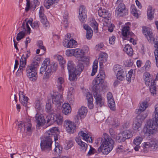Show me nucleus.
<instances>
[{
    "label": "nucleus",
    "instance_id": "nucleus-1",
    "mask_svg": "<svg viewBox=\"0 0 158 158\" xmlns=\"http://www.w3.org/2000/svg\"><path fill=\"white\" fill-rule=\"evenodd\" d=\"M103 138L102 139V143L98 148L99 152H102L104 154H108L113 149L114 142L110 136L106 133H104Z\"/></svg>",
    "mask_w": 158,
    "mask_h": 158
},
{
    "label": "nucleus",
    "instance_id": "nucleus-2",
    "mask_svg": "<svg viewBox=\"0 0 158 158\" xmlns=\"http://www.w3.org/2000/svg\"><path fill=\"white\" fill-rule=\"evenodd\" d=\"M155 117L147 123L146 127L144 128V131L149 135L156 133L158 127V104L155 107Z\"/></svg>",
    "mask_w": 158,
    "mask_h": 158
},
{
    "label": "nucleus",
    "instance_id": "nucleus-3",
    "mask_svg": "<svg viewBox=\"0 0 158 158\" xmlns=\"http://www.w3.org/2000/svg\"><path fill=\"white\" fill-rule=\"evenodd\" d=\"M57 67L56 63L53 62L50 63L48 59L45 60L40 68V74H43L44 73L43 79H48L52 75V71H55Z\"/></svg>",
    "mask_w": 158,
    "mask_h": 158
},
{
    "label": "nucleus",
    "instance_id": "nucleus-4",
    "mask_svg": "<svg viewBox=\"0 0 158 158\" xmlns=\"http://www.w3.org/2000/svg\"><path fill=\"white\" fill-rule=\"evenodd\" d=\"M84 66L82 63H79L75 68V65L71 61H69L67 64V69L69 72V79L73 81L76 78L77 76L80 74L83 70Z\"/></svg>",
    "mask_w": 158,
    "mask_h": 158
},
{
    "label": "nucleus",
    "instance_id": "nucleus-5",
    "mask_svg": "<svg viewBox=\"0 0 158 158\" xmlns=\"http://www.w3.org/2000/svg\"><path fill=\"white\" fill-rule=\"evenodd\" d=\"M38 63L36 61H33L31 64L27 66V75L29 79L35 81L37 79V67Z\"/></svg>",
    "mask_w": 158,
    "mask_h": 158
},
{
    "label": "nucleus",
    "instance_id": "nucleus-6",
    "mask_svg": "<svg viewBox=\"0 0 158 158\" xmlns=\"http://www.w3.org/2000/svg\"><path fill=\"white\" fill-rule=\"evenodd\" d=\"M52 139L50 136L45 135L41 139L40 145L42 151L49 152L51 150L52 144Z\"/></svg>",
    "mask_w": 158,
    "mask_h": 158
},
{
    "label": "nucleus",
    "instance_id": "nucleus-7",
    "mask_svg": "<svg viewBox=\"0 0 158 158\" xmlns=\"http://www.w3.org/2000/svg\"><path fill=\"white\" fill-rule=\"evenodd\" d=\"M142 145V151L144 153H147L149 150L153 151H155L158 148V142L155 140L144 142Z\"/></svg>",
    "mask_w": 158,
    "mask_h": 158
},
{
    "label": "nucleus",
    "instance_id": "nucleus-8",
    "mask_svg": "<svg viewBox=\"0 0 158 158\" xmlns=\"http://www.w3.org/2000/svg\"><path fill=\"white\" fill-rule=\"evenodd\" d=\"M144 80L145 84L148 86H150V91L152 94L154 95L156 94V87L155 81L152 80V77L148 72H146L144 74Z\"/></svg>",
    "mask_w": 158,
    "mask_h": 158
},
{
    "label": "nucleus",
    "instance_id": "nucleus-9",
    "mask_svg": "<svg viewBox=\"0 0 158 158\" xmlns=\"http://www.w3.org/2000/svg\"><path fill=\"white\" fill-rule=\"evenodd\" d=\"M30 25L32 28L34 29H37L40 26V23L38 21H35L32 23V20L26 19L23 23L22 26L25 29V27L27 29V31L29 33L30 32V28L29 25Z\"/></svg>",
    "mask_w": 158,
    "mask_h": 158
},
{
    "label": "nucleus",
    "instance_id": "nucleus-10",
    "mask_svg": "<svg viewBox=\"0 0 158 158\" xmlns=\"http://www.w3.org/2000/svg\"><path fill=\"white\" fill-rule=\"evenodd\" d=\"M104 78L103 77L97 76L93 82L92 90H102V83L104 81Z\"/></svg>",
    "mask_w": 158,
    "mask_h": 158
},
{
    "label": "nucleus",
    "instance_id": "nucleus-11",
    "mask_svg": "<svg viewBox=\"0 0 158 158\" xmlns=\"http://www.w3.org/2000/svg\"><path fill=\"white\" fill-rule=\"evenodd\" d=\"M70 37V34L65 35V38L63 43V45L67 48H75L77 45V42L73 39H71Z\"/></svg>",
    "mask_w": 158,
    "mask_h": 158
},
{
    "label": "nucleus",
    "instance_id": "nucleus-12",
    "mask_svg": "<svg viewBox=\"0 0 158 158\" xmlns=\"http://www.w3.org/2000/svg\"><path fill=\"white\" fill-rule=\"evenodd\" d=\"M147 115V114L145 113L142 116L141 114H138L137 116L136 119L133 124V128L134 130L138 131L141 130V123Z\"/></svg>",
    "mask_w": 158,
    "mask_h": 158
},
{
    "label": "nucleus",
    "instance_id": "nucleus-13",
    "mask_svg": "<svg viewBox=\"0 0 158 158\" xmlns=\"http://www.w3.org/2000/svg\"><path fill=\"white\" fill-rule=\"evenodd\" d=\"M64 126L66 131L70 134L75 132L76 129V126L73 122L69 120H65L64 122Z\"/></svg>",
    "mask_w": 158,
    "mask_h": 158
},
{
    "label": "nucleus",
    "instance_id": "nucleus-14",
    "mask_svg": "<svg viewBox=\"0 0 158 158\" xmlns=\"http://www.w3.org/2000/svg\"><path fill=\"white\" fill-rule=\"evenodd\" d=\"M101 91L100 90H92L94 96L95 98L96 104L100 107L104 105L105 101L104 98H102V95L100 94Z\"/></svg>",
    "mask_w": 158,
    "mask_h": 158
},
{
    "label": "nucleus",
    "instance_id": "nucleus-15",
    "mask_svg": "<svg viewBox=\"0 0 158 158\" xmlns=\"http://www.w3.org/2000/svg\"><path fill=\"white\" fill-rule=\"evenodd\" d=\"M18 127L21 129V132L23 131V130L28 134L31 133L32 130V125L29 122L25 123L20 122L18 124Z\"/></svg>",
    "mask_w": 158,
    "mask_h": 158
},
{
    "label": "nucleus",
    "instance_id": "nucleus-16",
    "mask_svg": "<svg viewBox=\"0 0 158 158\" xmlns=\"http://www.w3.org/2000/svg\"><path fill=\"white\" fill-rule=\"evenodd\" d=\"M51 97L52 103L57 106L61 105L63 102L62 94L58 92L53 93Z\"/></svg>",
    "mask_w": 158,
    "mask_h": 158
},
{
    "label": "nucleus",
    "instance_id": "nucleus-17",
    "mask_svg": "<svg viewBox=\"0 0 158 158\" xmlns=\"http://www.w3.org/2000/svg\"><path fill=\"white\" fill-rule=\"evenodd\" d=\"M26 65V58L24 55H23L20 60V65L17 73V76H21L23 74L24 69L25 68Z\"/></svg>",
    "mask_w": 158,
    "mask_h": 158
},
{
    "label": "nucleus",
    "instance_id": "nucleus-18",
    "mask_svg": "<svg viewBox=\"0 0 158 158\" xmlns=\"http://www.w3.org/2000/svg\"><path fill=\"white\" fill-rule=\"evenodd\" d=\"M26 65V58L24 55H23L20 60V65L17 73V76H21L23 74L24 69L25 68Z\"/></svg>",
    "mask_w": 158,
    "mask_h": 158
},
{
    "label": "nucleus",
    "instance_id": "nucleus-19",
    "mask_svg": "<svg viewBox=\"0 0 158 158\" xmlns=\"http://www.w3.org/2000/svg\"><path fill=\"white\" fill-rule=\"evenodd\" d=\"M58 133L59 129L58 128L55 127L48 131L45 135L50 136L52 139L53 138L54 140L56 141L57 140V135Z\"/></svg>",
    "mask_w": 158,
    "mask_h": 158
},
{
    "label": "nucleus",
    "instance_id": "nucleus-20",
    "mask_svg": "<svg viewBox=\"0 0 158 158\" xmlns=\"http://www.w3.org/2000/svg\"><path fill=\"white\" fill-rule=\"evenodd\" d=\"M107 98L108 106L110 109L113 111L115 110V105L112 94L110 92H109L107 94Z\"/></svg>",
    "mask_w": 158,
    "mask_h": 158
},
{
    "label": "nucleus",
    "instance_id": "nucleus-21",
    "mask_svg": "<svg viewBox=\"0 0 158 158\" xmlns=\"http://www.w3.org/2000/svg\"><path fill=\"white\" fill-rule=\"evenodd\" d=\"M75 140L79 145V148L80 151L82 152H85L87 148V144L82 141L81 139H79L78 138H76Z\"/></svg>",
    "mask_w": 158,
    "mask_h": 158
},
{
    "label": "nucleus",
    "instance_id": "nucleus-22",
    "mask_svg": "<svg viewBox=\"0 0 158 158\" xmlns=\"http://www.w3.org/2000/svg\"><path fill=\"white\" fill-rule=\"evenodd\" d=\"M40 4V2L37 0H34L33 2H30L27 0V1L26 6L25 10L29 9L35 10L36 7Z\"/></svg>",
    "mask_w": 158,
    "mask_h": 158
},
{
    "label": "nucleus",
    "instance_id": "nucleus-23",
    "mask_svg": "<svg viewBox=\"0 0 158 158\" xmlns=\"http://www.w3.org/2000/svg\"><path fill=\"white\" fill-rule=\"evenodd\" d=\"M64 82V79L63 77L58 76L56 79V83L58 89L60 91L63 90V85Z\"/></svg>",
    "mask_w": 158,
    "mask_h": 158
},
{
    "label": "nucleus",
    "instance_id": "nucleus-24",
    "mask_svg": "<svg viewBox=\"0 0 158 158\" xmlns=\"http://www.w3.org/2000/svg\"><path fill=\"white\" fill-rule=\"evenodd\" d=\"M19 100L21 104L24 106L28 107L27 105L28 103V97L25 96L22 91L19 92Z\"/></svg>",
    "mask_w": 158,
    "mask_h": 158
},
{
    "label": "nucleus",
    "instance_id": "nucleus-25",
    "mask_svg": "<svg viewBox=\"0 0 158 158\" xmlns=\"http://www.w3.org/2000/svg\"><path fill=\"white\" fill-rule=\"evenodd\" d=\"M143 33L148 41H151L154 39V36L152 31L148 27L143 28Z\"/></svg>",
    "mask_w": 158,
    "mask_h": 158
},
{
    "label": "nucleus",
    "instance_id": "nucleus-26",
    "mask_svg": "<svg viewBox=\"0 0 158 158\" xmlns=\"http://www.w3.org/2000/svg\"><path fill=\"white\" fill-rule=\"evenodd\" d=\"M78 135L82 137L83 138V139L85 140L90 143L92 142V138L90 134L88 133L87 132L81 131L79 132Z\"/></svg>",
    "mask_w": 158,
    "mask_h": 158
},
{
    "label": "nucleus",
    "instance_id": "nucleus-27",
    "mask_svg": "<svg viewBox=\"0 0 158 158\" xmlns=\"http://www.w3.org/2000/svg\"><path fill=\"white\" fill-rule=\"evenodd\" d=\"M148 105L147 102L146 101H143L140 104V106L139 108L136 110V113L139 114H141V116H142L145 113H142V112L146 109L148 107ZM146 114H147L146 113Z\"/></svg>",
    "mask_w": 158,
    "mask_h": 158
},
{
    "label": "nucleus",
    "instance_id": "nucleus-28",
    "mask_svg": "<svg viewBox=\"0 0 158 158\" xmlns=\"http://www.w3.org/2000/svg\"><path fill=\"white\" fill-rule=\"evenodd\" d=\"M153 40L154 41V47L156 48L154 52L156 61V64L157 67H158V37L154 38Z\"/></svg>",
    "mask_w": 158,
    "mask_h": 158
},
{
    "label": "nucleus",
    "instance_id": "nucleus-29",
    "mask_svg": "<svg viewBox=\"0 0 158 158\" xmlns=\"http://www.w3.org/2000/svg\"><path fill=\"white\" fill-rule=\"evenodd\" d=\"M35 118L37 125L39 126L43 125L45 123V119L42 115L36 114Z\"/></svg>",
    "mask_w": 158,
    "mask_h": 158
},
{
    "label": "nucleus",
    "instance_id": "nucleus-30",
    "mask_svg": "<svg viewBox=\"0 0 158 158\" xmlns=\"http://www.w3.org/2000/svg\"><path fill=\"white\" fill-rule=\"evenodd\" d=\"M87 112L88 110L87 107L82 106L79 109L77 114L81 118H82L86 116Z\"/></svg>",
    "mask_w": 158,
    "mask_h": 158
},
{
    "label": "nucleus",
    "instance_id": "nucleus-31",
    "mask_svg": "<svg viewBox=\"0 0 158 158\" xmlns=\"http://www.w3.org/2000/svg\"><path fill=\"white\" fill-rule=\"evenodd\" d=\"M74 90L72 87H71L69 89L68 92L67 98L70 103H73L74 101Z\"/></svg>",
    "mask_w": 158,
    "mask_h": 158
},
{
    "label": "nucleus",
    "instance_id": "nucleus-32",
    "mask_svg": "<svg viewBox=\"0 0 158 158\" xmlns=\"http://www.w3.org/2000/svg\"><path fill=\"white\" fill-rule=\"evenodd\" d=\"M83 27L87 31L86 38L89 40H90L93 35V31L92 30L90 27L86 24L84 25Z\"/></svg>",
    "mask_w": 158,
    "mask_h": 158
},
{
    "label": "nucleus",
    "instance_id": "nucleus-33",
    "mask_svg": "<svg viewBox=\"0 0 158 158\" xmlns=\"http://www.w3.org/2000/svg\"><path fill=\"white\" fill-rule=\"evenodd\" d=\"M62 108L63 112L65 115H68L71 113V108L69 103H64L62 105Z\"/></svg>",
    "mask_w": 158,
    "mask_h": 158
},
{
    "label": "nucleus",
    "instance_id": "nucleus-34",
    "mask_svg": "<svg viewBox=\"0 0 158 158\" xmlns=\"http://www.w3.org/2000/svg\"><path fill=\"white\" fill-rule=\"evenodd\" d=\"M54 123L59 125L62 124L63 122V117L60 114H57L54 115Z\"/></svg>",
    "mask_w": 158,
    "mask_h": 158
},
{
    "label": "nucleus",
    "instance_id": "nucleus-35",
    "mask_svg": "<svg viewBox=\"0 0 158 158\" xmlns=\"http://www.w3.org/2000/svg\"><path fill=\"white\" fill-rule=\"evenodd\" d=\"M86 99L88 101V105L89 108L90 109H92L93 106V98L92 95L90 93H87L86 95Z\"/></svg>",
    "mask_w": 158,
    "mask_h": 158
},
{
    "label": "nucleus",
    "instance_id": "nucleus-36",
    "mask_svg": "<svg viewBox=\"0 0 158 158\" xmlns=\"http://www.w3.org/2000/svg\"><path fill=\"white\" fill-rule=\"evenodd\" d=\"M122 35L126 37V38L133 34L132 33H130L129 31V27L128 26H126L124 27L122 29Z\"/></svg>",
    "mask_w": 158,
    "mask_h": 158
},
{
    "label": "nucleus",
    "instance_id": "nucleus-37",
    "mask_svg": "<svg viewBox=\"0 0 158 158\" xmlns=\"http://www.w3.org/2000/svg\"><path fill=\"white\" fill-rule=\"evenodd\" d=\"M73 55L76 57L81 58L84 55L83 51L81 49H73Z\"/></svg>",
    "mask_w": 158,
    "mask_h": 158
},
{
    "label": "nucleus",
    "instance_id": "nucleus-38",
    "mask_svg": "<svg viewBox=\"0 0 158 158\" xmlns=\"http://www.w3.org/2000/svg\"><path fill=\"white\" fill-rule=\"evenodd\" d=\"M85 10H79V18L82 22H84L86 20L87 15Z\"/></svg>",
    "mask_w": 158,
    "mask_h": 158
},
{
    "label": "nucleus",
    "instance_id": "nucleus-39",
    "mask_svg": "<svg viewBox=\"0 0 158 158\" xmlns=\"http://www.w3.org/2000/svg\"><path fill=\"white\" fill-rule=\"evenodd\" d=\"M22 27L23 28V30L19 32L17 35L16 40L17 41H19L23 38L25 35V31H27V29L26 27H25V29L22 26Z\"/></svg>",
    "mask_w": 158,
    "mask_h": 158
},
{
    "label": "nucleus",
    "instance_id": "nucleus-40",
    "mask_svg": "<svg viewBox=\"0 0 158 158\" xmlns=\"http://www.w3.org/2000/svg\"><path fill=\"white\" fill-rule=\"evenodd\" d=\"M107 56V54L105 52H102L100 54L98 59L100 64H102L103 62L106 61Z\"/></svg>",
    "mask_w": 158,
    "mask_h": 158
},
{
    "label": "nucleus",
    "instance_id": "nucleus-41",
    "mask_svg": "<svg viewBox=\"0 0 158 158\" xmlns=\"http://www.w3.org/2000/svg\"><path fill=\"white\" fill-rule=\"evenodd\" d=\"M123 50L129 56H131L133 54V49L131 46L129 44H127L125 45Z\"/></svg>",
    "mask_w": 158,
    "mask_h": 158
},
{
    "label": "nucleus",
    "instance_id": "nucleus-42",
    "mask_svg": "<svg viewBox=\"0 0 158 158\" xmlns=\"http://www.w3.org/2000/svg\"><path fill=\"white\" fill-rule=\"evenodd\" d=\"M45 119V122H47V123H48L49 125L52 124L54 123V115H53V116L51 114L47 115Z\"/></svg>",
    "mask_w": 158,
    "mask_h": 158
},
{
    "label": "nucleus",
    "instance_id": "nucleus-43",
    "mask_svg": "<svg viewBox=\"0 0 158 158\" xmlns=\"http://www.w3.org/2000/svg\"><path fill=\"white\" fill-rule=\"evenodd\" d=\"M59 0H48L44 3V6L46 9H49L51 5L57 3Z\"/></svg>",
    "mask_w": 158,
    "mask_h": 158
},
{
    "label": "nucleus",
    "instance_id": "nucleus-44",
    "mask_svg": "<svg viewBox=\"0 0 158 158\" xmlns=\"http://www.w3.org/2000/svg\"><path fill=\"white\" fill-rule=\"evenodd\" d=\"M143 139V136L142 135L138 136L133 140V143L135 145H140Z\"/></svg>",
    "mask_w": 158,
    "mask_h": 158
},
{
    "label": "nucleus",
    "instance_id": "nucleus-45",
    "mask_svg": "<svg viewBox=\"0 0 158 158\" xmlns=\"http://www.w3.org/2000/svg\"><path fill=\"white\" fill-rule=\"evenodd\" d=\"M98 14L100 17L106 18L110 15L108 10H98Z\"/></svg>",
    "mask_w": 158,
    "mask_h": 158
},
{
    "label": "nucleus",
    "instance_id": "nucleus-46",
    "mask_svg": "<svg viewBox=\"0 0 158 158\" xmlns=\"http://www.w3.org/2000/svg\"><path fill=\"white\" fill-rule=\"evenodd\" d=\"M55 147L54 149V152L53 153L56 156H60L59 154L61 151V149H60V148L59 146L58 143L55 142Z\"/></svg>",
    "mask_w": 158,
    "mask_h": 158
},
{
    "label": "nucleus",
    "instance_id": "nucleus-47",
    "mask_svg": "<svg viewBox=\"0 0 158 158\" xmlns=\"http://www.w3.org/2000/svg\"><path fill=\"white\" fill-rule=\"evenodd\" d=\"M114 71L115 73L116 74L125 70L121 66L118 64H116L114 66Z\"/></svg>",
    "mask_w": 158,
    "mask_h": 158
},
{
    "label": "nucleus",
    "instance_id": "nucleus-48",
    "mask_svg": "<svg viewBox=\"0 0 158 158\" xmlns=\"http://www.w3.org/2000/svg\"><path fill=\"white\" fill-rule=\"evenodd\" d=\"M116 139L118 142H122L124 141L126 139L123 133H120L116 136Z\"/></svg>",
    "mask_w": 158,
    "mask_h": 158
},
{
    "label": "nucleus",
    "instance_id": "nucleus-49",
    "mask_svg": "<svg viewBox=\"0 0 158 158\" xmlns=\"http://www.w3.org/2000/svg\"><path fill=\"white\" fill-rule=\"evenodd\" d=\"M126 72L124 71L116 74V77L117 79L120 81H123L125 78Z\"/></svg>",
    "mask_w": 158,
    "mask_h": 158
},
{
    "label": "nucleus",
    "instance_id": "nucleus-50",
    "mask_svg": "<svg viewBox=\"0 0 158 158\" xmlns=\"http://www.w3.org/2000/svg\"><path fill=\"white\" fill-rule=\"evenodd\" d=\"M74 143V142L72 139H70L66 142L64 148L66 150L69 149L73 146Z\"/></svg>",
    "mask_w": 158,
    "mask_h": 158
},
{
    "label": "nucleus",
    "instance_id": "nucleus-51",
    "mask_svg": "<svg viewBox=\"0 0 158 158\" xmlns=\"http://www.w3.org/2000/svg\"><path fill=\"white\" fill-rule=\"evenodd\" d=\"M122 133L126 139H129L132 136V131L131 130H126Z\"/></svg>",
    "mask_w": 158,
    "mask_h": 158
},
{
    "label": "nucleus",
    "instance_id": "nucleus-52",
    "mask_svg": "<svg viewBox=\"0 0 158 158\" xmlns=\"http://www.w3.org/2000/svg\"><path fill=\"white\" fill-rule=\"evenodd\" d=\"M103 24L104 26L107 27H108V30L109 32H111L113 31V28L114 27V25L110 23H107L106 21L103 23Z\"/></svg>",
    "mask_w": 158,
    "mask_h": 158
},
{
    "label": "nucleus",
    "instance_id": "nucleus-53",
    "mask_svg": "<svg viewBox=\"0 0 158 158\" xmlns=\"http://www.w3.org/2000/svg\"><path fill=\"white\" fill-rule=\"evenodd\" d=\"M98 62L97 60L94 61V62L92 67V72L91 73V75L92 76L94 75L97 72L98 69Z\"/></svg>",
    "mask_w": 158,
    "mask_h": 158
},
{
    "label": "nucleus",
    "instance_id": "nucleus-54",
    "mask_svg": "<svg viewBox=\"0 0 158 158\" xmlns=\"http://www.w3.org/2000/svg\"><path fill=\"white\" fill-rule=\"evenodd\" d=\"M116 15L118 17L126 15L128 14L127 10H115Z\"/></svg>",
    "mask_w": 158,
    "mask_h": 158
},
{
    "label": "nucleus",
    "instance_id": "nucleus-55",
    "mask_svg": "<svg viewBox=\"0 0 158 158\" xmlns=\"http://www.w3.org/2000/svg\"><path fill=\"white\" fill-rule=\"evenodd\" d=\"M46 110L47 112L50 114L54 113L53 109L51 106L50 103H47L46 106Z\"/></svg>",
    "mask_w": 158,
    "mask_h": 158
},
{
    "label": "nucleus",
    "instance_id": "nucleus-56",
    "mask_svg": "<svg viewBox=\"0 0 158 158\" xmlns=\"http://www.w3.org/2000/svg\"><path fill=\"white\" fill-rule=\"evenodd\" d=\"M91 26L93 28L94 31L95 33L98 32V24L97 22L94 20H92L91 22Z\"/></svg>",
    "mask_w": 158,
    "mask_h": 158
},
{
    "label": "nucleus",
    "instance_id": "nucleus-57",
    "mask_svg": "<svg viewBox=\"0 0 158 158\" xmlns=\"http://www.w3.org/2000/svg\"><path fill=\"white\" fill-rule=\"evenodd\" d=\"M42 24L43 27L46 29L50 27L49 22L48 21L47 19H42L40 21Z\"/></svg>",
    "mask_w": 158,
    "mask_h": 158
},
{
    "label": "nucleus",
    "instance_id": "nucleus-58",
    "mask_svg": "<svg viewBox=\"0 0 158 158\" xmlns=\"http://www.w3.org/2000/svg\"><path fill=\"white\" fill-rule=\"evenodd\" d=\"M68 16V14L67 13H65V15H63V21L62 23L64 24L65 28H67L68 26V21L67 17Z\"/></svg>",
    "mask_w": 158,
    "mask_h": 158
},
{
    "label": "nucleus",
    "instance_id": "nucleus-59",
    "mask_svg": "<svg viewBox=\"0 0 158 158\" xmlns=\"http://www.w3.org/2000/svg\"><path fill=\"white\" fill-rule=\"evenodd\" d=\"M147 14L148 19L152 20L154 17V10H148Z\"/></svg>",
    "mask_w": 158,
    "mask_h": 158
},
{
    "label": "nucleus",
    "instance_id": "nucleus-60",
    "mask_svg": "<svg viewBox=\"0 0 158 158\" xmlns=\"http://www.w3.org/2000/svg\"><path fill=\"white\" fill-rule=\"evenodd\" d=\"M133 70L131 69L128 72V73L127 74L126 76V79L129 83H130L131 82V77L132 76V74L133 73Z\"/></svg>",
    "mask_w": 158,
    "mask_h": 158
},
{
    "label": "nucleus",
    "instance_id": "nucleus-61",
    "mask_svg": "<svg viewBox=\"0 0 158 158\" xmlns=\"http://www.w3.org/2000/svg\"><path fill=\"white\" fill-rule=\"evenodd\" d=\"M131 13L136 18H138L141 14V13L139 10H131Z\"/></svg>",
    "mask_w": 158,
    "mask_h": 158
},
{
    "label": "nucleus",
    "instance_id": "nucleus-62",
    "mask_svg": "<svg viewBox=\"0 0 158 158\" xmlns=\"http://www.w3.org/2000/svg\"><path fill=\"white\" fill-rule=\"evenodd\" d=\"M57 59L59 61L60 63L61 64H63L65 63V61L64 59L62 56L60 55H58L57 56Z\"/></svg>",
    "mask_w": 158,
    "mask_h": 158
},
{
    "label": "nucleus",
    "instance_id": "nucleus-63",
    "mask_svg": "<svg viewBox=\"0 0 158 158\" xmlns=\"http://www.w3.org/2000/svg\"><path fill=\"white\" fill-rule=\"evenodd\" d=\"M43 10H39V15L40 19V21L42 19H45L47 18L46 16L44 15L43 12Z\"/></svg>",
    "mask_w": 158,
    "mask_h": 158
},
{
    "label": "nucleus",
    "instance_id": "nucleus-64",
    "mask_svg": "<svg viewBox=\"0 0 158 158\" xmlns=\"http://www.w3.org/2000/svg\"><path fill=\"white\" fill-rule=\"evenodd\" d=\"M37 45L39 48H40L43 50L45 51L46 50L45 47L43 45V43L42 41L39 40L38 41Z\"/></svg>",
    "mask_w": 158,
    "mask_h": 158
}]
</instances>
